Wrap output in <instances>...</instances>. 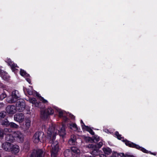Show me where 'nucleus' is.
Returning a JSON list of instances; mask_svg holds the SVG:
<instances>
[{"mask_svg": "<svg viewBox=\"0 0 157 157\" xmlns=\"http://www.w3.org/2000/svg\"><path fill=\"white\" fill-rule=\"evenodd\" d=\"M57 126L55 128V127L52 126L48 128L47 132L48 136L50 137L49 143L51 144V157H56L59 149L58 142L55 140L56 136L58 133L60 136L63 137L66 134L65 126L63 125H62L59 130H57Z\"/></svg>", "mask_w": 157, "mask_h": 157, "instance_id": "1", "label": "nucleus"}, {"mask_svg": "<svg viewBox=\"0 0 157 157\" xmlns=\"http://www.w3.org/2000/svg\"><path fill=\"white\" fill-rule=\"evenodd\" d=\"M4 135L6 136L5 139L6 141L12 142L15 140L14 135H13V131L10 128H6L2 129L0 128V137L3 138Z\"/></svg>", "mask_w": 157, "mask_h": 157, "instance_id": "2", "label": "nucleus"}, {"mask_svg": "<svg viewBox=\"0 0 157 157\" xmlns=\"http://www.w3.org/2000/svg\"><path fill=\"white\" fill-rule=\"evenodd\" d=\"M53 113V109L51 107H49L47 109L41 111L40 117L42 118L45 119L47 118L48 115H52Z\"/></svg>", "mask_w": 157, "mask_h": 157, "instance_id": "3", "label": "nucleus"}, {"mask_svg": "<svg viewBox=\"0 0 157 157\" xmlns=\"http://www.w3.org/2000/svg\"><path fill=\"white\" fill-rule=\"evenodd\" d=\"M16 108L19 112L23 111L25 107V103L24 101L22 99H19L17 101L16 104Z\"/></svg>", "mask_w": 157, "mask_h": 157, "instance_id": "4", "label": "nucleus"}, {"mask_svg": "<svg viewBox=\"0 0 157 157\" xmlns=\"http://www.w3.org/2000/svg\"><path fill=\"white\" fill-rule=\"evenodd\" d=\"M43 151L41 149L33 150L31 154L28 156L27 157H42Z\"/></svg>", "mask_w": 157, "mask_h": 157, "instance_id": "5", "label": "nucleus"}, {"mask_svg": "<svg viewBox=\"0 0 157 157\" xmlns=\"http://www.w3.org/2000/svg\"><path fill=\"white\" fill-rule=\"evenodd\" d=\"M44 135L43 132H36L34 135L33 137V140L35 143H38L40 140V139Z\"/></svg>", "mask_w": 157, "mask_h": 157, "instance_id": "6", "label": "nucleus"}, {"mask_svg": "<svg viewBox=\"0 0 157 157\" xmlns=\"http://www.w3.org/2000/svg\"><path fill=\"white\" fill-rule=\"evenodd\" d=\"M13 135L14 138H16L17 140L20 142H22L24 140V135L23 134L19 131L13 132Z\"/></svg>", "mask_w": 157, "mask_h": 157, "instance_id": "7", "label": "nucleus"}, {"mask_svg": "<svg viewBox=\"0 0 157 157\" xmlns=\"http://www.w3.org/2000/svg\"><path fill=\"white\" fill-rule=\"evenodd\" d=\"M25 118L24 114L21 113H17L14 116V119L15 121L19 122H22L23 121Z\"/></svg>", "mask_w": 157, "mask_h": 157, "instance_id": "8", "label": "nucleus"}, {"mask_svg": "<svg viewBox=\"0 0 157 157\" xmlns=\"http://www.w3.org/2000/svg\"><path fill=\"white\" fill-rule=\"evenodd\" d=\"M12 97L11 102H14L16 101V99L20 97V95L17 90H15L12 92Z\"/></svg>", "mask_w": 157, "mask_h": 157, "instance_id": "9", "label": "nucleus"}, {"mask_svg": "<svg viewBox=\"0 0 157 157\" xmlns=\"http://www.w3.org/2000/svg\"><path fill=\"white\" fill-rule=\"evenodd\" d=\"M17 109L14 105H9L6 108V112L9 114L14 113L16 111Z\"/></svg>", "mask_w": 157, "mask_h": 157, "instance_id": "10", "label": "nucleus"}, {"mask_svg": "<svg viewBox=\"0 0 157 157\" xmlns=\"http://www.w3.org/2000/svg\"><path fill=\"white\" fill-rule=\"evenodd\" d=\"M13 144L8 142H6L2 144V148L5 150L10 151Z\"/></svg>", "mask_w": 157, "mask_h": 157, "instance_id": "11", "label": "nucleus"}, {"mask_svg": "<svg viewBox=\"0 0 157 157\" xmlns=\"http://www.w3.org/2000/svg\"><path fill=\"white\" fill-rule=\"evenodd\" d=\"M11 150L10 151H11L12 153L16 154L19 151V147L17 145L13 144Z\"/></svg>", "mask_w": 157, "mask_h": 157, "instance_id": "12", "label": "nucleus"}, {"mask_svg": "<svg viewBox=\"0 0 157 157\" xmlns=\"http://www.w3.org/2000/svg\"><path fill=\"white\" fill-rule=\"evenodd\" d=\"M76 140V137L75 136L73 135L71 136V138L68 141V144L70 145H74L75 144Z\"/></svg>", "mask_w": 157, "mask_h": 157, "instance_id": "13", "label": "nucleus"}, {"mask_svg": "<svg viewBox=\"0 0 157 157\" xmlns=\"http://www.w3.org/2000/svg\"><path fill=\"white\" fill-rule=\"evenodd\" d=\"M125 144L126 145L130 147H135L137 149H139L140 148V146H139L133 143H131L129 141H126L125 142Z\"/></svg>", "mask_w": 157, "mask_h": 157, "instance_id": "14", "label": "nucleus"}, {"mask_svg": "<svg viewBox=\"0 0 157 157\" xmlns=\"http://www.w3.org/2000/svg\"><path fill=\"white\" fill-rule=\"evenodd\" d=\"M30 143L29 141H26L24 144V149L25 151H27L29 148Z\"/></svg>", "mask_w": 157, "mask_h": 157, "instance_id": "15", "label": "nucleus"}, {"mask_svg": "<svg viewBox=\"0 0 157 157\" xmlns=\"http://www.w3.org/2000/svg\"><path fill=\"white\" fill-rule=\"evenodd\" d=\"M65 157H72V153L69 149L66 150L64 153Z\"/></svg>", "mask_w": 157, "mask_h": 157, "instance_id": "16", "label": "nucleus"}, {"mask_svg": "<svg viewBox=\"0 0 157 157\" xmlns=\"http://www.w3.org/2000/svg\"><path fill=\"white\" fill-rule=\"evenodd\" d=\"M103 150L104 153L107 155H109L112 152L111 150L109 148H103Z\"/></svg>", "mask_w": 157, "mask_h": 157, "instance_id": "17", "label": "nucleus"}, {"mask_svg": "<svg viewBox=\"0 0 157 157\" xmlns=\"http://www.w3.org/2000/svg\"><path fill=\"white\" fill-rule=\"evenodd\" d=\"M83 128L87 131L89 132L91 135H94V132L93 131V130L88 126L84 125Z\"/></svg>", "mask_w": 157, "mask_h": 157, "instance_id": "18", "label": "nucleus"}, {"mask_svg": "<svg viewBox=\"0 0 157 157\" xmlns=\"http://www.w3.org/2000/svg\"><path fill=\"white\" fill-rule=\"evenodd\" d=\"M71 151L76 154H78L80 152L79 150L76 147H71Z\"/></svg>", "mask_w": 157, "mask_h": 157, "instance_id": "19", "label": "nucleus"}, {"mask_svg": "<svg viewBox=\"0 0 157 157\" xmlns=\"http://www.w3.org/2000/svg\"><path fill=\"white\" fill-rule=\"evenodd\" d=\"M27 90L28 94L30 95L33 94V90L32 86H30L29 87V88L27 89Z\"/></svg>", "mask_w": 157, "mask_h": 157, "instance_id": "20", "label": "nucleus"}, {"mask_svg": "<svg viewBox=\"0 0 157 157\" xmlns=\"http://www.w3.org/2000/svg\"><path fill=\"white\" fill-rule=\"evenodd\" d=\"M10 122L7 119H5L4 120L2 123V125H5L6 126H8L10 124Z\"/></svg>", "mask_w": 157, "mask_h": 157, "instance_id": "21", "label": "nucleus"}, {"mask_svg": "<svg viewBox=\"0 0 157 157\" xmlns=\"http://www.w3.org/2000/svg\"><path fill=\"white\" fill-rule=\"evenodd\" d=\"M31 121L29 120H27L25 121V126L26 127V129H28L29 128L30 126Z\"/></svg>", "mask_w": 157, "mask_h": 157, "instance_id": "22", "label": "nucleus"}, {"mask_svg": "<svg viewBox=\"0 0 157 157\" xmlns=\"http://www.w3.org/2000/svg\"><path fill=\"white\" fill-rule=\"evenodd\" d=\"M10 127L14 128H17L18 127V125L17 124L13 122H10L9 125Z\"/></svg>", "mask_w": 157, "mask_h": 157, "instance_id": "23", "label": "nucleus"}, {"mask_svg": "<svg viewBox=\"0 0 157 157\" xmlns=\"http://www.w3.org/2000/svg\"><path fill=\"white\" fill-rule=\"evenodd\" d=\"M70 128L71 129L76 130H77V125L75 124H70Z\"/></svg>", "mask_w": 157, "mask_h": 157, "instance_id": "24", "label": "nucleus"}, {"mask_svg": "<svg viewBox=\"0 0 157 157\" xmlns=\"http://www.w3.org/2000/svg\"><path fill=\"white\" fill-rule=\"evenodd\" d=\"M38 96L39 97V100L42 101L43 103H48V101L47 100L44 99L43 97H41V96L38 95Z\"/></svg>", "mask_w": 157, "mask_h": 157, "instance_id": "25", "label": "nucleus"}, {"mask_svg": "<svg viewBox=\"0 0 157 157\" xmlns=\"http://www.w3.org/2000/svg\"><path fill=\"white\" fill-rule=\"evenodd\" d=\"M6 113L5 112L2 111L0 113V119L4 118L6 116Z\"/></svg>", "mask_w": 157, "mask_h": 157, "instance_id": "26", "label": "nucleus"}, {"mask_svg": "<svg viewBox=\"0 0 157 157\" xmlns=\"http://www.w3.org/2000/svg\"><path fill=\"white\" fill-rule=\"evenodd\" d=\"M29 101L30 102L34 104L37 101L35 98H33L29 99Z\"/></svg>", "mask_w": 157, "mask_h": 157, "instance_id": "27", "label": "nucleus"}, {"mask_svg": "<svg viewBox=\"0 0 157 157\" xmlns=\"http://www.w3.org/2000/svg\"><path fill=\"white\" fill-rule=\"evenodd\" d=\"M6 97V95L5 93H2L0 95L1 100H2Z\"/></svg>", "mask_w": 157, "mask_h": 157, "instance_id": "28", "label": "nucleus"}, {"mask_svg": "<svg viewBox=\"0 0 157 157\" xmlns=\"http://www.w3.org/2000/svg\"><path fill=\"white\" fill-rule=\"evenodd\" d=\"M20 74L22 76H24L26 74L25 71L21 69L20 71Z\"/></svg>", "mask_w": 157, "mask_h": 157, "instance_id": "29", "label": "nucleus"}, {"mask_svg": "<svg viewBox=\"0 0 157 157\" xmlns=\"http://www.w3.org/2000/svg\"><path fill=\"white\" fill-rule=\"evenodd\" d=\"M59 112V116L60 117H63V112L62 111L59 110L58 111Z\"/></svg>", "mask_w": 157, "mask_h": 157, "instance_id": "30", "label": "nucleus"}, {"mask_svg": "<svg viewBox=\"0 0 157 157\" xmlns=\"http://www.w3.org/2000/svg\"><path fill=\"white\" fill-rule=\"evenodd\" d=\"M115 135L117 136V138L119 140H121V135L119 134V133L117 132H115Z\"/></svg>", "mask_w": 157, "mask_h": 157, "instance_id": "31", "label": "nucleus"}, {"mask_svg": "<svg viewBox=\"0 0 157 157\" xmlns=\"http://www.w3.org/2000/svg\"><path fill=\"white\" fill-rule=\"evenodd\" d=\"M34 104L36 107H39L40 106L41 103L40 102H38L36 101V103H35Z\"/></svg>", "mask_w": 157, "mask_h": 157, "instance_id": "32", "label": "nucleus"}, {"mask_svg": "<svg viewBox=\"0 0 157 157\" xmlns=\"http://www.w3.org/2000/svg\"><path fill=\"white\" fill-rule=\"evenodd\" d=\"M11 67L12 69H13L15 67H18L17 65L16 64H15L14 63H12L11 65Z\"/></svg>", "mask_w": 157, "mask_h": 157, "instance_id": "33", "label": "nucleus"}, {"mask_svg": "<svg viewBox=\"0 0 157 157\" xmlns=\"http://www.w3.org/2000/svg\"><path fill=\"white\" fill-rule=\"evenodd\" d=\"M102 145L103 143L102 142H99L97 145L98 147V148H100L102 146Z\"/></svg>", "mask_w": 157, "mask_h": 157, "instance_id": "34", "label": "nucleus"}, {"mask_svg": "<svg viewBox=\"0 0 157 157\" xmlns=\"http://www.w3.org/2000/svg\"><path fill=\"white\" fill-rule=\"evenodd\" d=\"M141 150L144 153H148V151L146 149L144 148H141Z\"/></svg>", "mask_w": 157, "mask_h": 157, "instance_id": "35", "label": "nucleus"}, {"mask_svg": "<svg viewBox=\"0 0 157 157\" xmlns=\"http://www.w3.org/2000/svg\"><path fill=\"white\" fill-rule=\"evenodd\" d=\"M95 145L93 144H89L88 145V147L89 148H93L94 147H95Z\"/></svg>", "mask_w": 157, "mask_h": 157, "instance_id": "36", "label": "nucleus"}, {"mask_svg": "<svg viewBox=\"0 0 157 157\" xmlns=\"http://www.w3.org/2000/svg\"><path fill=\"white\" fill-rule=\"evenodd\" d=\"M118 155L116 153L113 154L110 157H117Z\"/></svg>", "mask_w": 157, "mask_h": 157, "instance_id": "37", "label": "nucleus"}, {"mask_svg": "<svg viewBox=\"0 0 157 157\" xmlns=\"http://www.w3.org/2000/svg\"><path fill=\"white\" fill-rule=\"evenodd\" d=\"M94 140H95L96 141H98L99 140V138L98 137H94Z\"/></svg>", "mask_w": 157, "mask_h": 157, "instance_id": "38", "label": "nucleus"}, {"mask_svg": "<svg viewBox=\"0 0 157 157\" xmlns=\"http://www.w3.org/2000/svg\"><path fill=\"white\" fill-rule=\"evenodd\" d=\"M100 157H106V156L105 155L101 154L100 155Z\"/></svg>", "mask_w": 157, "mask_h": 157, "instance_id": "39", "label": "nucleus"}, {"mask_svg": "<svg viewBox=\"0 0 157 157\" xmlns=\"http://www.w3.org/2000/svg\"><path fill=\"white\" fill-rule=\"evenodd\" d=\"M4 106V104L2 103H0V108L3 107Z\"/></svg>", "mask_w": 157, "mask_h": 157, "instance_id": "40", "label": "nucleus"}, {"mask_svg": "<svg viewBox=\"0 0 157 157\" xmlns=\"http://www.w3.org/2000/svg\"><path fill=\"white\" fill-rule=\"evenodd\" d=\"M150 153L152 154V155H156V154L155 153H151V152H150Z\"/></svg>", "mask_w": 157, "mask_h": 157, "instance_id": "41", "label": "nucleus"}, {"mask_svg": "<svg viewBox=\"0 0 157 157\" xmlns=\"http://www.w3.org/2000/svg\"><path fill=\"white\" fill-rule=\"evenodd\" d=\"M27 81L29 83H30L31 82L30 80L29 79H27Z\"/></svg>", "mask_w": 157, "mask_h": 157, "instance_id": "42", "label": "nucleus"}, {"mask_svg": "<svg viewBox=\"0 0 157 157\" xmlns=\"http://www.w3.org/2000/svg\"><path fill=\"white\" fill-rule=\"evenodd\" d=\"M91 139V138H90L89 137H88V140H90V139Z\"/></svg>", "mask_w": 157, "mask_h": 157, "instance_id": "43", "label": "nucleus"}, {"mask_svg": "<svg viewBox=\"0 0 157 157\" xmlns=\"http://www.w3.org/2000/svg\"><path fill=\"white\" fill-rule=\"evenodd\" d=\"M81 122H82V123H83L82 121V120L81 121Z\"/></svg>", "mask_w": 157, "mask_h": 157, "instance_id": "44", "label": "nucleus"}]
</instances>
